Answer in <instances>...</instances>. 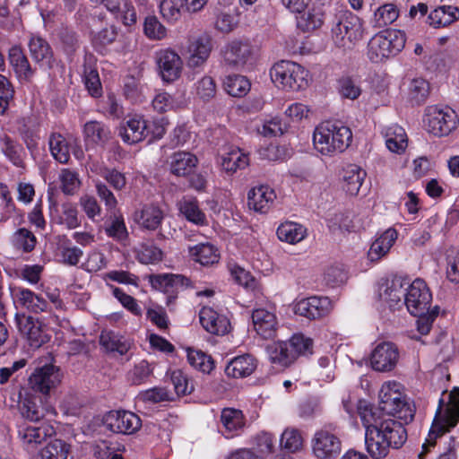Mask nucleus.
<instances>
[{"label":"nucleus","mask_w":459,"mask_h":459,"mask_svg":"<svg viewBox=\"0 0 459 459\" xmlns=\"http://www.w3.org/2000/svg\"><path fill=\"white\" fill-rule=\"evenodd\" d=\"M358 414L365 428V445L374 459L387 456L391 448H400L407 439V432L402 422H411L415 415V406L400 391V384L393 381L385 383L379 391L377 408L360 401Z\"/></svg>","instance_id":"1"},{"label":"nucleus","mask_w":459,"mask_h":459,"mask_svg":"<svg viewBox=\"0 0 459 459\" xmlns=\"http://www.w3.org/2000/svg\"><path fill=\"white\" fill-rule=\"evenodd\" d=\"M447 396L446 403L443 398L439 400L429 437L422 445L423 451L419 454L418 459H424V454L427 453L429 446H434L436 438L455 427L459 421V388H453Z\"/></svg>","instance_id":"2"},{"label":"nucleus","mask_w":459,"mask_h":459,"mask_svg":"<svg viewBox=\"0 0 459 459\" xmlns=\"http://www.w3.org/2000/svg\"><path fill=\"white\" fill-rule=\"evenodd\" d=\"M352 139L348 126L337 122L325 121L316 127L313 142L315 148L323 155H332L345 151Z\"/></svg>","instance_id":"3"},{"label":"nucleus","mask_w":459,"mask_h":459,"mask_svg":"<svg viewBox=\"0 0 459 459\" xmlns=\"http://www.w3.org/2000/svg\"><path fill=\"white\" fill-rule=\"evenodd\" d=\"M405 34L401 30H387L376 34L368 44V57L379 63L396 56L405 46Z\"/></svg>","instance_id":"4"},{"label":"nucleus","mask_w":459,"mask_h":459,"mask_svg":"<svg viewBox=\"0 0 459 459\" xmlns=\"http://www.w3.org/2000/svg\"><path fill=\"white\" fill-rule=\"evenodd\" d=\"M273 82L282 89L299 91L307 84L306 71L300 65L281 60L276 63L270 71Z\"/></svg>","instance_id":"5"},{"label":"nucleus","mask_w":459,"mask_h":459,"mask_svg":"<svg viewBox=\"0 0 459 459\" xmlns=\"http://www.w3.org/2000/svg\"><path fill=\"white\" fill-rule=\"evenodd\" d=\"M362 37L359 17L351 13H344L336 17L332 28V39L338 48H351Z\"/></svg>","instance_id":"6"},{"label":"nucleus","mask_w":459,"mask_h":459,"mask_svg":"<svg viewBox=\"0 0 459 459\" xmlns=\"http://www.w3.org/2000/svg\"><path fill=\"white\" fill-rule=\"evenodd\" d=\"M425 126L435 136L448 135L457 125V115L449 107L429 106L425 109Z\"/></svg>","instance_id":"7"},{"label":"nucleus","mask_w":459,"mask_h":459,"mask_svg":"<svg viewBox=\"0 0 459 459\" xmlns=\"http://www.w3.org/2000/svg\"><path fill=\"white\" fill-rule=\"evenodd\" d=\"M61 381L60 368L50 363L37 367L29 377L28 384L33 392L48 395Z\"/></svg>","instance_id":"8"},{"label":"nucleus","mask_w":459,"mask_h":459,"mask_svg":"<svg viewBox=\"0 0 459 459\" xmlns=\"http://www.w3.org/2000/svg\"><path fill=\"white\" fill-rule=\"evenodd\" d=\"M105 427L113 433L132 435L142 427L140 417L129 411H110L104 417Z\"/></svg>","instance_id":"9"},{"label":"nucleus","mask_w":459,"mask_h":459,"mask_svg":"<svg viewBox=\"0 0 459 459\" xmlns=\"http://www.w3.org/2000/svg\"><path fill=\"white\" fill-rule=\"evenodd\" d=\"M431 300L432 295L424 281L416 279L407 286L403 303L412 316L429 311Z\"/></svg>","instance_id":"10"},{"label":"nucleus","mask_w":459,"mask_h":459,"mask_svg":"<svg viewBox=\"0 0 459 459\" xmlns=\"http://www.w3.org/2000/svg\"><path fill=\"white\" fill-rule=\"evenodd\" d=\"M400 353L397 346L390 342L378 343L371 352L370 364L374 370L390 372L399 361Z\"/></svg>","instance_id":"11"},{"label":"nucleus","mask_w":459,"mask_h":459,"mask_svg":"<svg viewBox=\"0 0 459 459\" xmlns=\"http://www.w3.org/2000/svg\"><path fill=\"white\" fill-rule=\"evenodd\" d=\"M314 455L319 459H333L341 453L340 438L328 429H322L316 432L312 440Z\"/></svg>","instance_id":"12"},{"label":"nucleus","mask_w":459,"mask_h":459,"mask_svg":"<svg viewBox=\"0 0 459 459\" xmlns=\"http://www.w3.org/2000/svg\"><path fill=\"white\" fill-rule=\"evenodd\" d=\"M156 64L163 81L172 82L179 78L183 62L179 55L170 49H160L156 53Z\"/></svg>","instance_id":"13"},{"label":"nucleus","mask_w":459,"mask_h":459,"mask_svg":"<svg viewBox=\"0 0 459 459\" xmlns=\"http://www.w3.org/2000/svg\"><path fill=\"white\" fill-rule=\"evenodd\" d=\"M407 285L400 278L385 281L378 287V298L390 309H399L404 305Z\"/></svg>","instance_id":"14"},{"label":"nucleus","mask_w":459,"mask_h":459,"mask_svg":"<svg viewBox=\"0 0 459 459\" xmlns=\"http://www.w3.org/2000/svg\"><path fill=\"white\" fill-rule=\"evenodd\" d=\"M152 286L168 295V303L176 298L177 293L190 285V280L181 274H156L150 275Z\"/></svg>","instance_id":"15"},{"label":"nucleus","mask_w":459,"mask_h":459,"mask_svg":"<svg viewBox=\"0 0 459 459\" xmlns=\"http://www.w3.org/2000/svg\"><path fill=\"white\" fill-rule=\"evenodd\" d=\"M13 302L17 307L34 314L47 312L49 307L48 300L40 294L24 287H14L12 290Z\"/></svg>","instance_id":"16"},{"label":"nucleus","mask_w":459,"mask_h":459,"mask_svg":"<svg viewBox=\"0 0 459 459\" xmlns=\"http://www.w3.org/2000/svg\"><path fill=\"white\" fill-rule=\"evenodd\" d=\"M55 434V429L48 423L40 426L23 425L19 429V438L22 446L29 452H33L48 437Z\"/></svg>","instance_id":"17"},{"label":"nucleus","mask_w":459,"mask_h":459,"mask_svg":"<svg viewBox=\"0 0 459 459\" xmlns=\"http://www.w3.org/2000/svg\"><path fill=\"white\" fill-rule=\"evenodd\" d=\"M295 313L308 319H318L328 315L332 309L327 297H310L295 305Z\"/></svg>","instance_id":"18"},{"label":"nucleus","mask_w":459,"mask_h":459,"mask_svg":"<svg viewBox=\"0 0 459 459\" xmlns=\"http://www.w3.org/2000/svg\"><path fill=\"white\" fill-rule=\"evenodd\" d=\"M212 49V38L207 34L200 35L190 41L188 46L187 66L197 68L203 66L210 56Z\"/></svg>","instance_id":"19"},{"label":"nucleus","mask_w":459,"mask_h":459,"mask_svg":"<svg viewBox=\"0 0 459 459\" xmlns=\"http://www.w3.org/2000/svg\"><path fill=\"white\" fill-rule=\"evenodd\" d=\"M30 55L35 63L52 69L56 61L49 43L39 35L31 34L28 42Z\"/></svg>","instance_id":"20"},{"label":"nucleus","mask_w":459,"mask_h":459,"mask_svg":"<svg viewBox=\"0 0 459 459\" xmlns=\"http://www.w3.org/2000/svg\"><path fill=\"white\" fill-rule=\"evenodd\" d=\"M220 421L223 427L221 431L226 438H233L240 435L246 427V417L241 410L223 408L221 411Z\"/></svg>","instance_id":"21"},{"label":"nucleus","mask_w":459,"mask_h":459,"mask_svg":"<svg viewBox=\"0 0 459 459\" xmlns=\"http://www.w3.org/2000/svg\"><path fill=\"white\" fill-rule=\"evenodd\" d=\"M151 126L141 117L129 118L119 127V135L126 143L133 144L143 141L150 133Z\"/></svg>","instance_id":"22"},{"label":"nucleus","mask_w":459,"mask_h":459,"mask_svg":"<svg viewBox=\"0 0 459 459\" xmlns=\"http://www.w3.org/2000/svg\"><path fill=\"white\" fill-rule=\"evenodd\" d=\"M252 322L255 331L264 339L275 336L278 322L274 313L264 308H256L252 312Z\"/></svg>","instance_id":"23"},{"label":"nucleus","mask_w":459,"mask_h":459,"mask_svg":"<svg viewBox=\"0 0 459 459\" xmlns=\"http://www.w3.org/2000/svg\"><path fill=\"white\" fill-rule=\"evenodd\" d=\"M199 319L202 326L210 333L224 335L229 332V319L210 307H204L200 310Z\"/></svg>","instance_id":"24"},{"label":"nucleus","mask_w":459,"mask_h":459,"mask_svg":"<svg viewBox=\"0 0 459 459\" xmlns=\"http://www.w3.org/2000/svg\"><path fill=\"white\" fill-rule=\"evenodd\" d=\"M251 46L247 42L234 40L223 51L225 63L232 68L240 69L251 57Z\"/></svg>","instance_id":"25"},{"label":"nucleus","mask_w":459,"mask_h":459,"mask_svg":"<svg viewBox=\"0 0 459 459\" xmlns=\"http://www.w3.org/2000/svg\"><path fill=\"white\" fill-rule=\"evenodd\" d=\"M276 198L275 192L266 185L253 187L247 194V204L255 212L265 213Z\"/></svg>","instance_id":"26"},{"label":"nucleus","mask_w":459,"mask_h":459,"mask_svg":"<svg viewBox=\"0 0 459 459\" xmlns=\"http://www.w3.org/2000/svg\"><path fill=\"white\" fill-rule=\"evenodd\" d=\"M8 62L15 74L22 80L30 81L35 74L23 49L19 45L11 47L8 50Z\"/></svg>","instance_id":"27"},{"label":"nucleus","mask_w":459,"mask_h":459,"mask_svg":"<svg viewBox=\"0 0 459 459\" xmlns=\"http://www.w3.org/2000/svg\"><path fill=\"white\" fill-rule=\"evenodd\" d=\"M17 325L20 332L30 342V345L39 347L45 342V337L39 320L30 316L16 315Z\"/></svg>","instance_id":"28"},{"label":"nucleus","mask_w":459,"mask_h":459,"mask_svg":"<svg viewBox=\"0 0 459 459\" xmlns=\"http://www.w3.org/2000/svg\"><path fill=\"white\" fill-rule=\"evenodd\" d=\"M256 368V361L249 354L233 358L225 367V374L234 378L250 376Z\"/></svg>","instance_id":"29"},{"label":"nucleus","mask_w":459,"mask_h":459,"mask_svg":"<svg viewBox=\"0 0 459 459\" xmlns=\"http://www.w3.org/2000/svg\"><path fill=\"white\" fill-rule=\"evenodd\" d=\"M106 8L124 25L131 26L136 22V13L128 0H102Z\"/></svg>","instance_id":"30"},{"label":"nucleus","mask_w":459,"mask_h":459,"mask_svg":"<svg viewBox=\"0 0 459 459\" xmlns=\"http://www.w3.org/2000/svg\"><path fill=\"white\" fill-rule=\"evenodd\" d=\"M188 254L192 260L204 266L214 264L220 259L218 248L208 242L188 247Z\"/></svg>","instance_id":"31"},{"label":"nucleus","mask_w":459,"mask_h":459,"mask_svg":"<svg viewBox=\"0 0 459 459\" xmlns=\"http://www.w3.org/2000/svg\"><path fill=\"white\" fill-rule=\"evenodd\" d=\"M134 220L141 227L155 230L161 224L163 212L156 205L145 204L135 212Z\"/></svg>","instance_id":"32"},{"label":"nucleus","mask_w":459,"mask_h":459,"mask_svg":"<svg viewBox=\"0 0 459 459\" xmlns=\"http://www.w3.org/2000/svg\"><path fill=\"white\" fill-rule=\"evenodd\" d=\"M197 163L195 155L187 152H178L170 157V172L178 177L186 176L193 171Z\"/></svg>","instance_id":"33"},{"label":"nucleus","mask_w":459,"mask_h":459,"mask_svg":"<svg viewBox=\"0 0 459 459\" xmlns=\"http://www.w3.org/2000/svg\"><path fill=\"white\" fill-rule=\"evenodd\" d=\"M397 236L398 233L394 229L390 228L386 230L372 243L368 251L369 259L377 261L385 255L397 239Z\"/></svg>","instance_id":"34"},{"label":"nucleus","mask_w":459,"mask_h":459,"mask_svg":"<svg viewBox=\"0 0 459 459\" xmlns=\"http://www.w3.org/2000/svg\"><path fill=\"white\" fill-rule=\"evenodd\" d=\"M459 19V9L444 5L434 9L428 16V22L434 28L446 27Z\"/></svg>","instance_id":"35"},{"label":"nucleus","mask_w":459,"mask_h":459,"mask_svg":"<svg viewBox=\"0 0 459 459\" xmlns=\"http://www.w3.org/2000/svg\"><path fill=\"white\" fill-rule=\"evenodd\" d=\"M83 134L86 142L104 145L110 139L109 128L101 122L89 121L83 126Z\"/></svg>","instance_id":"36"},{"label":"nucleus","mask_w":459,"mask_h":459,"mask_svg":"<svg viewBox=\"0 0 459 459\" xmlns=\"http://www.w3.org/2000/svg\"><path fill=\"white\" fill-rule=\"evenodd\" d=\"M385 145L392 152L402 153L407 147V135L398 125H392L385 130Z\"/></svg>","instance_id":"37"},{"label":"nucleus","mask_w":459,"mask_h":459,"mask_svg":"<svg viewBox=\"0 0 459 459\" xmlns=\"http://www.w3.org/2000/svg\"><path fill=\"white\" fill-rule=\"evenodd\" d=\"M135 258L143 264H154L162 260L163 252L153 242L140 243L134 249Z\"/></svg>","instance_id":"38"},{"label":"nucleus","mask_w":459,"mask_h":459,"mask_svg":"<svg viewBox=\"0 0 459 459\" xmlns=\"http://www.w3.org/2000/svg\"><path fill=\"white\" fill-rule=\"evenodd\" d=\"M366 177V171L362 169L360 167L350 164L344 169L343 172V181L345 183L346 191L351 195H355L359 193L362 183Z\"/></svg>","instance_id":"39"},{"label":"nucleus","mask_w":459,"mask_h":459,"mask_svg":"<svg viewBox=\"0 0 459 459\" xmlns=\"http://www.w3.org/2000/svg\"><path fill=\"white\" fill-rule=\"evenodd\" d=\"M100 342L108 351L117 352L120 355L126 354L131 347L127 340L112 331H103Z\"/></svg>","instance_id":"40"},{"label":"nucleus","mask_w":459,"mask_h":459,"mask_svg":"<svg viewBox=\"0 0 459 459\" xmlns=\"http://www.w3.org/2000/svg\"><path fill=\"white\" fill-rule=\"evenodd\" d=\"M325 12L321 7L311 6L307 13L298 17V27L303 31H312L322 26Z\"/></svg>","instance_id":"41"},{"label":"nucleus","mask_w":459,"mask_h":459,"mask_svg":"<svg viewBox=\"0 0 459 459\" xmlns=\"http://www.w3.org/2000/svg\"><path fill=\"white\" fill-rule=\"evenodd\" d=\"M249 163L248 157L242 153L238 148H231L230 152L221 156V167L230 173H234L238 169L247 167Z\"/></svg>","instance_id":"42"},{"label":"nucleus","mask_w":459,"mask_h":459,"mask_svg":"<svg viewBox=\"0 0 459 459\" xmlns=\"http://www.w3.org/2000/svg\"><path fill=\"white\" fill-rule=\"evenodd\" d=\"M307 230L296 222L281 223L277 229V236L281 241L290 244L300 242L305 238Z\"/></svg>","instance_id":"43"},{"label":"nucleus","mask_w":459,"mask_h":459,"mask_svg":"<svg viewBox=\"0 0 459 459\" xmlns=\"http://www.w3.org/2000/svg\"><path fill=\"white\" fill-rule=\"evenodd\" d=\"M179 211L186 219L196 225L206 224V216L199 208L196 199H184L179 204Z\"/></svg>","instance_id":"44"},{"label":"nucleus","mask_w":459,"mask_h":459,"mask_svg":"<svg viewBox=\"0 0 459 459\" xmlns=\"http://www.w3.org/2000/svg\"><path fill=\"white\" fill-rule=\"evenodd\" d=\"M290 347L288 342H279L269 346L268 353L271 361L282 367L290 365L294 361V359Z\"/></svg>","instance_id":"45"},{"label":"nucleus","mask_w":459,"mask_h":459,"mask_svg":"<svg viewBox=\"0 0 459 459\" xmlns=\"http://www.w3.org/2000/svg\"><path fill=\"white\" fill-rule=\"evenodd\" d=\"M48 143L51 154L55 160L63 164L67 163L70 159V153L65 138L58 133H54L50 135Z\"/></svg>","instance_id":"46"},{"label":"nucleus","mask_w":459,"mask_h":459,"mask_svg":"<svg viewBox=\"0 0 459 459\" xmlns=\"http://www.w3.org/2000/svg\"><path fill=\"white\" fill-rule=\"evenodd\" d=\"M71 446L61 439L49 442L39 454V459H67Z\"/></svg>","instance_id":"47"},{"label":"nucleus","mask_w":459,"mask_h":459,"mask_svg":"<svg viewBox=\"0 0 459 459\" xmlns=\"http://www.w3.org/2000/svg\"><path fill=\"white\" fill-rule=\"evenodd\" d=\"M429 93V84L423 78H414L408 86V99L415 105L423 103Z\"/></svg>","instance_id":"48"},{"label":"nucleus","mask_w":459,"mask_h":459,"mask_svg":"<svg viewBox=\"0 0 459 459\" xmlns=\"http://www.w3.org/2000/svg\"><path fill=\"white\" fill-rule=\"evenodd\" d=\"M294 360L299 356H307L313 352V340L302 333L294 334L289 341Z\"/></svg>","instance_id":"49"},{"label":"nucleus","mask_w":459,"mask_h":459,"mask_svg":"<svg viewBox=\"0 0 459 459\" xmlns=\"http://www.w3.org/2000/svg\"><path fill=\"white\" fill-rule=\"evenodd\" d=\"M225 91L233 97H242L250 90L249 81L242 75H230L224 81Z\"/></svg>","instance_id":"50"},{"label":"nucleus","mask_w":459,"mask_h":459,"mask_svg":"<svg viewBox=\"0 0 459 459\" xmlns=\"http://www.w3.org/2000/svg\"><path fill=\"white\" fill-rule=\"evenodd\" d=\"M187 359L192 367L204 373H210L213 369L212 357L201 351L188 349Z\"/></svg>","instance_id":"51"},{"label":"nucleus","mask_w":459,"mask_h":459,"mask_svg":"<svg viewBox=\"0 0 459 459\" xmlns=\"http://www.w3.org/2000/svg\"><path fill=\"white\" fill-rule=\"evenodd\" d=\"M61 190L66 195H74L81 186V180L77 172L69 169H63L59 175Z\"/></svg>","instance_id":"52"},{"label":"nucleus","mask_w":459,"mask_h":459,"mask_svg":"<svg viewBox=\"0 0 459 459\" xmlns=\"http://www.w3.org/2000/svg\"><path fill=\"white\" fill-rule=\"evenodd\" d=\"M12 244L18 250L30 252L35 247L36 238L27 229H19L12 237Z\"/></svg>","instance_id":"53"},{"label":"nucleus","mask_w":459,"mask_h":459,"mask_svg":"<svg viewBox=\"0 0 459 459\" xmlns=\"http://www.w3.org/2000/svg\"><path fill=\"white\" fill-rule=\"evenodd\" d=\"M398 16L399 12L394 4H385L375 12L374 18L376 26L378 28L385 27L393 23Z\"/></svg>","instance_id":"54"},{"label":"nucleus","mask_w":459,"mask_h":459,"mask_svg":"<svg viewBox=\"0 0 459 459\" xmlns=\"http://www.w3.org/2000/svg\"><path fill=\"white\" fill-rule=\"evenodd\" d=\"M217 87L215 81L211 76H204L195 83V92L203 101H209L216 95Z\"/></svg>","instance_id":"55"},{"label":"nucleus","mask_w":459,"mask_h":459,"mask_svg":"<svg viewBox=\"0 0 459 459\" xmlns=\"http://www.w3.org/2000/svg\"><path fill=\"white\" fill-rule=\"evenodd\" d=\"M60 222L65 224L67 229L74 230L81 225L79 212L74 204L65 203L61 206Z\"/></svg>","instance_id":"56"},{"label":"nucleus","mask_w":459,"mask_h":459,"mask_svg":"<svg viewBox=\"0 0 459 459\" xmlns=\"http://www.w3.org/2000/svg\"><path fill=\"white\" fill-rule=\"evenodd\" d=\"M280 444L283 449L294 453L302 446L301 435L295 429H286L281 434Z\"/></svg>","instance_id":"57"},{"label":"nucleus","mask_w":459,"mask_h":459,"mask_svg":"<svg viewBox=\"0 0 459 459\" xmlns=\"http://www.w3.org/2000/svg\"><path fill=\"white\" fill-rule=\"evenodd\" d=\"M144 33L151 39L160 40L166 37L167 30L155 16H148L144 21Z\"/></svg>","instance_id":"58"},{"label":"nucleus","mask_w":459,"mask_h":459,"mask_svg":"<svg viewBox=\"0 0 459 459\" xmlns=\"http://www.w3.org/2000/svg\"><path fill=\"white\" fill-rule=\"evenodd\" d=\"M174 389L178 395L189 394L194 391V385L182 370H174L170 376Z\"/></svg>","instance_id":"59"},{"label":"nucleus","mask_w":459,"mask_h":459,"mask_svg":"<svg viewBox=\"0 0 459 459\" xmlns=\"http://www.w3.org/2000/svg\"><path fill=\"white\" fill-rule=\"evenodd\" d=\"M2 151L4 155L15 165L22 166V154L23 152V149L22 145L13 142L10 138L6 137L4 140V144L2 146Z\"/></svg>","instance_id":"60"},{"label":"nucleus","mask_w":459,"mask_h":459,"mask_svg":"<svg viewBox=\"0 0 459 459\" xmlns=\"http://www.w3.org/2000/svg\"><path fill=\"white\" fill-rule=\"evenodd\" d=\"M152 371L149 362L146 360H141L131 371H129L128 379L134 385H140L150 377Z\"/></svg>","instance_id":"61"},{"label":"nucleus","mask_w":459,"mask_h":459,"mask_svg":"<svg viewBox=\"0 0 459 459\" xmlns=\"http://www.w3.org/2000/svg\"><path fill=\"white\" fill-rule=\"evenodd\" d=\"M18 125L19 132L22 135L28 148H31L36 145V142L34 140L35 123L32 117H22L18 120Z\"/></svg>","instance_id":"62"},{"label":"nucleus","mask_w":459,"mask_h":459,"mask_svg":"<svg viewBox=\"0 0 459 459\" xmlns=\"http://www.w3.org/2000/svg\"><path fill=\"white\" fill-rule=\"evenodd\" d=\"M82 255L83 251L75 246L63 245L60 248L61 262L66 265H77Z\"/></svg>","instance_id":"63"},{"label":"nucleus","mask_w":459,"mask_h":459,"mask_svg":"<svg viewBox=\"0 0 459 459\" xmlns=\"http://www.w3.org/2000/svg\"><path fill=\"white\" fill-rule=\"evenodd\" d=\"M338 85L339 92L343 98L356 100L361 93L359 86L351 77L341 78Z\"/></svg>","instance_id":"64"}]
</instances>
